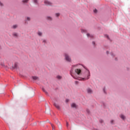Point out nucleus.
<instances>
[{
  "mask_svg": "<svg viewBox=\"0 0 130 130\" xmlns=\"http://www.w3.org/2000/svg\"><path fill=\"white\" fill-rule=\"evenodd\" d=\"M111 55H112V56L114 57V54H113V52H111Z\"/></svg>",
  "mask_w": 130,
  "mask_h": 130,
  "instance_id": "34",
  "label": "nucleus"
},
{
  "mask_svg": "<svg viewBox=\"0 0 130 130\" xmlns=\"http://www.w3.org/2000/svg\"><path fill=\"white\" fill-rule=\"evenodd\" d=\"M120 117L122 119H123V120H124L125 119V116H124V115H121Z\"/></svg>",
  "mask_w": 130,
  "mask_h": 130,
  "instance_id": "14",
  "label": "nucleus"
},
{
  "mask_svg": "<svg viewBox=\"0 0 130 130\" xmlns=\"http://www.w3.org/2000/svg\"><path fill=\"white\" fill-rule=\"evenodd\" d=\"M93 130H98V129H96V128H93Z\"/></svg>",
  "mask_w": 130,
  "mask_h": 130,
  "instance_id": "40",
  "label": "nucleus"
},
{
  "mask_svg": "<svg viewBox=\"0 0 130 130\" xmlns=\"http://www.w3.org/2000/svg\"><path fill=\"white\" fill-rule=\"evenodd\" d=\"M75 73L77 74V75H80L82 73V70L81 69H75Z\"/></svg>",
  "mask_w": 130,
  "mask_h": 130,
  "instance_id": "5",
  "label": "nucleus"
},
{
  "mask_svg": "<svg viewBox=\"0 0 130 130\" xmlns=\"http://www.w3.org/2000/svg\"><path fill=\"white\" fill-rule=\"evenodd\" d=\"M81 33H87V30L86 29H81Z\"/></svg>",
  "mask_w": 130,
  "mask_h": 130,
  "instance_id": "13",
  "label": "nucleus"
},
{
  "mask_svg": "<svg viewBox=\"0 0 130 130\" xmlns=\"http://www.w3.org/2000/svg\"><path fill=\"white\" fill-rule=\"evenodd\" d=\"M0 6L1 7H3L4 6V4H3V3H2L1 1H0Z\"/></svg>",
  "mask_w": 130,
  "mask_h": 130,
  "instance_id": "32",
  "label": "nucleus"
},
{
  "mask_svg": "<svg viewBox=\"0 0 130 130\" xmlns=\"http://www.w3.org/2000/svg\"><path fill=\"white\" fill-rule=\"evenodd\" d=\"M47 20H49L50 21H52V18L50 17V16H48L47 17Z\"/></svg>",
  "mask_w": 130,
  "mask_h": 130,
  "instance_id": "17",
  "label": "nucleus"
},
{
  "mask_svg": "<svg viewBox=\"0 0 130 130\" xmlns=\"http://www.w3.org/2000/svg\"><path fill=\"white\" fill-rule=\"evenodd\" d=\"M64 57L67 61H68L69 62H71V61H72V59H71L70 56L68 54L64 53Z\"/></svg>",
  "mask_w": 130,
  "mask_h": 130,
  "instance_id": "2",
  "label": "nucleus"
},
{
  "mask_svg": "<svg viewBox=\"0 0 130 130\" xmlns=\"http://www.w3.org/2000/svg\"><path fill=\"white\" fill-rule=\"evenodd\" d=\"M75 84H76V85H78L79 84V81H75Z\"/></svg>",
  "mask_w": 130,
  "mask_h": 130,
  "instance_id": "35",
  "label": "nucleus"
},
{
  "mask_svg": "<svg viewBox=\"0 0 130 130\" xmlns=\"http://www.w3.org/2000/svg\"><path fill=\"white\" fill-rule=\"evenodd\" d=\"M57 79H58V80H60V79H61V76L59 75L57 76Z\"/></svg>",
  "mask_w": 130,
  "mask_h": 130,
  "instance_id": "20",
  "label": "nucleus"
},
{
  "mask_svg": "<svg viewBox=\"0 0 130 130\" xmlns=\"http://www.w3.org/2000/svg\"><path fill=\"white\" fill-rule=\"evenodd\" d=\"M87 91L88 94H92V93H93V91L90 88H87Z\"/></svg>",
  "mask_w": 130,
  "mask_h": 130,
  "instance_id": "7",
  "label": "nucleus"
},
{
  "mask_svg": "<svg viewBox=\"0 0 130 130\" xmlns=\"http://www.w3.org/2000/svg\"><path fill=\"white\" fill-rule=\"evenodd\" d=\"M13 36H15L16 37H18V34H16V33H14L13 34Z\"/></svg>",
  "mask_w": 130,
  "mask_h": 130,
  "instance_id": "26",
  "label": "nucleus"
},
{
  "mask_svg": "<svg viewBox=\"0 0 130 130\" xmlns=\"http://www.w3.org/2000/svg\"><path fill=\"white\" fill-rule=\"evenodd\" d=\"M93 13H94V14H97V13H98V10L95 9L94 10H93Z\"/></svg>",
  "mask_w": 130,
  "mask_h": 130,
  "instance_id": "18",
  "label": "nucleus"
},
{
  "mask_svg": "<svg viewBox=\"0 0 130 130\" xmlns=\"http://www.w3.org/2000/svg\"><path fill=\"white\" fill-rule=\"evenodd\" d=\"M73 71L74 68L72 67L71 70H70V75L74 79H75V80H78L79 81H82V80H84V78L80 77H77L76 74L73 73Z\"/></svg>",
  "mask_w": 130,
  "mask_h": 130,
  "instance_id": "1",
  "label": "nucleus"
},
{
  "mask_svg": "<svg viewBox=\"0 0 130 130\" xmlns=\"http://www.w3.org/2000/svg\"><path fill=\"white\" fill-rule=\"evenodd\" d=\"M103 105L104 106V108H106V105L105 104L104 102H103Z\"/></svg>",
  "mask_w": 130,
  "mask_h": 130,
  "instance_id": "22",
  "label": "nucleus"
},
{
  "mask_svg": "<svg viewBox=\"0 0 130 130\" xmlns=\"http://www.w3.org/2000/svg\"><path fill=\"white\" fill-rule=\"evenodd\" d=\"M17 67H18V64H17V63H15L14 66H12L13 70H15V69H17Z\"/></svg>",
  "mask_w": 130,
  "mask_h": 130,
  "instance_id": "9",
  "label": "nucleus"
},
{
  "mask_svg": "<svg viewBox=\"0 0 130 130\" xmlns=\"http://www.w3.org/2000/svg\"><path fill=\"white\" fill-rule=\"evenodd\" d=\"M103 91H104V93H105V94H107L106 91L105 90V87L104 88Z\"/></svg>",
  "mask_w": 130,
  "mask_h": 130,
  "instance_id": "30",
  "label": "nucleus"
},
{
  "mask_svg": "<svg viewBox=\"0 0 130 130\" xmlns=\"http://www.w3.org/2000/svg\"><path fill=\"white\" fill-rule=\"evenodd\" d=\"M66 126L67 127H69V122L68 121L66 122Z\"/></svg>",
  "mask_w": 130,
  "mask_h": 130,
  "instance_id": "29",
  "label": "nucleus"
},
{
  "mask_svg": "<svg viewBox=\"0 0 130 130\" xmlns=\"http://www.w3.org/2000/svg\"><path fill=\"white\" fill-rule=\"evenodd\" d=\"M28 2H29V0H23L22 1V3H23V4H27V3H28Z\"/></svg>",
  "mask_w": 130,
  "mask_h": 130,
  "instance_id": "15",
  "label": "nucleus"
},
{
  "mask_svg": "<svg viewBox=\"0 0 130 130\" xmlns=\"http://www.w3.org/2000/svg\"><path fill=\"white\" fill-rule=\"evenodd\" d=\"M85 70H87V68L86 67H84Z\"/></svg>",
  "mask_w": 130,
  "mask_h": 130,
  "instance_id": "42",
  "label": "nucleus"
},
{
  "mask_svg": "<svg viewBox=\"0 0 130 130\" xmlns=\"http://www.w3.org/2000/svg\"><path fill=\"white\" fill-rule=\"evenodd\" d=\"M86 35H87V37H90V38H92V39L94 38V36L91 35H90V34H89V33H87V34H86Z\"/></svg>",
  "mask_w": 130,
  "mask_h": 130,
  "instance_id": "8",
  "label": "nucleus"
},
{
  "mask_svg": "<svg viewBox=\"0 0 130 130\" xmlns=\"http://www.w3.org/2000/svg\"><path fill=\"white\" fill-rule=\"evenodd\" d=\"M42 90L43 91V92H44V93H45L46 95H48V92H47V91H46V90H45V89H44V88H42Z\"/></svg>",
  "mask_w": 130,
  "mask_h": 130,
  "instance_id": "10",
  "label": "nucleus"
},
{
  "mask_svg": "<svg viewBox=\"0 0 130 130\" xmlns=\"http://www.w3.org/2000/svg\"><path fill=\"white\" fill-rule=\"evenodd\" d=\"M33 80H36L37 79H38V77L37 76H32V77Z\"/></svg>",
  "mask_w": 130,
  "mask_h": 130,
  "instance_id": "16",
  "label": "nucleus"
},
{
  "mask_svg": "<svg viewBox=\"0 0 130 130\" xmlns=\"http://www.w3.org/2000/svg\"><path fill=\"white\" fill-rule=\"evenodd\" d=\"M44 3L47 6H52V3L47 0H45Z\"/></svg>",
  "mask_w": 130,
  "mask_h": 130,
  "instance_id": "3",
  "label": "nucleus"
},
{
  "mask_svg": "<svg viewBox=\"0 0 130 130\" xmlns=\"http://www.w3.org/2000/svg\"><path fill=\"white\" fill-rule=\"evenodd\" d=\"M99 121H100V123H103V120L100 119V120H99Z\"/></svg>",
  "mask_w": 130,
  "mask_h": 130,
  "instance_id": "28",
  "label": "nucleus"
},
{
  "mask_svg": "<svg viewBox=\"0 0 130 130\" xmlns=\"http://www.w3.org/2000/svg\"><path fill=\"white\" fill-rule=\"evenodd\" d=\"M88 73H90V71L88 70Z\"/></svg>",
  "mask_w": 130,
  "mask_h": 130,
  "instance_id": "44",
  "label": "nucleus"
},
{
  "mask_svg": "<svg viewBox=\"0 0 130 130\" xmlns=\"http://www.w3.org/2000/svg\"><path fill=\"white\" fill-rule=\"evenodd\" d=\"M43 42H44V43H45V42H46V41L45 40H44L43 41Z\"/></svg>",
  "mask_w": 130,
  "mask_h": 130,
  "instance_id": "39",
  "label": "nucleus"
},
{
  "mask_svg": "<svg viewBox=\"0 0 130 130\" xmlns=\"http://www.w3.org/2000/svg\"><path fill=\"white\" fill-rule=\"evenodd\" d=\"M56 17H59V16H60V14L59 13H56Z\"/></svg>",
  "mask_w": 130,
  "mask_h": 130,
  "instance_id": "27",
  "label": "nucleus"
},
{
  "mask_svg": "<svg viewBox=\"0 0 130 130\" xmlns=\"http://www.w3.org/2000/svg\"><path fill=\"white\" fill-rule=\"evenodd\" d=\"M86 112L88 114H90V110L88 109H86Z\"/></svg>",
  "mask_w": 130,
  "mask_h": 130,
  "instance_id": "23",
  "label": "nucleus"
},
{
  "mask_svg": "<svg viewBox=\"0 0 130 130\" xmlns=\"http://www.w3.org/2000/svg\"><path fill=\"white\" fill-rule=\"evenodd\" d=\"M30 20H31V19L30 18V17H27V21H30Z\"/></svg>",
  "mask_w": 130,
  "mask_h": 130,
  "instance_id": "36",
  "label": "nucleus"
},
{
  "mask_svg": "<svg viewBox=\"0 0 130 130\" xmlns=\"http://www.w3.org/2000/svg\"><path fill=\"white\" fill-rule=\"evenodd\" d=\"M17 25H14L13 26V29H16V28H17Z\"/></svg>",
  "mask_w": 130,
  "mask_h": 130,
  "instance_id": "24",
  "label": "nucleus"
},
{
  "mask_svg": "<svg viewBox=\"0 0 130 130\" xmlns=\"http://www.w3.org/2000/svg\"><path fill=\"white\" fill-rule=\"evenodd\" d=\"M34 3L35 4H36L37 5H38V0H34Z\"/></svg>",
  "mask_w": 130,
  "mask_h": 130,
  "instance_id": "19",
  "label": "nucleus"
},
{
  "mask_svg": "<svg viewBox=\"0 0 130 130\" xmlns=\"http://www.w3.org/2000/svg\"><path fill=\"white\" fill-rule=\"evenodd\" d=\"M88 73H90V71L88 70Z\"/></svg>",
  "mask_w": 130,
  "mask_h": 130,
  "instance_id": "43",
  "label": "nucleus"
},
{
  "mask_svg": "<svg viewBox=\"0 0 130 130\" xmlns=\"http://www.w3.org/2000/svg\"><path fill=\"white\" fill-rule=\"evenodd\" d=\"M71 107L73 108H77V105H76L75 103H72L71 105Z\"/></svg>",
  "mask_w": 130,
  "mask_h": 130,
  "instance_id": "12",
  "label": "nucleus"
},
{
  "mask_svg": "<svg viewBox=\"0 0 130 130\" xmlns=\"http://www.w3.org/2000/svg\"><path fill=\"white\" fill-rule=\"evenodd\" d=\"M113 122H114V121L113 120H112L111 121V123H113Z\"/></svg>",
  "mask_w": 130,
  "mask_h": 130,
  "instance_id": "37",
  "label": "nucleus"
},
{
  "mask_svg": "<svg viewBox=\"0 0 130 130\" xmlns=\"http://www.w3.org/2000/svg\"><path fill=\"white\" fill-rule=\"evenodd\" d=\"M42 90L43 91V92H44V93H45L46 95H48V92H47V91H46V90H45V89H44V88H42Z\"/></svg>",
  "mask_w": 130,
  "mask_h": 130,
  "instance_id": "11",
  "label": "nucleus"
},
{
  "mask_svg": "<svg viewBox=\"0 0 130 130\" xmlns=\"http://www.w3.org/2000/svg\"><path fill=\"white\" fill-rule=\"evenodd\" d=\"M106 53H107V54H109V51H107Z\"/></svg>",
  "mask_w": 130,
  "mask_h": 130,
  "instance_id": "38",
  "label": "nucleus"
},
{
  "mask_svg": "<svg viewBox=\"0 0 130 130\" xmlns=\"http://www.w3.org/2000/svg\"><path fill=\"white\" fill-rule=\"evenodd\" d=\"M70 101V100H69V99H67L66 100V103H68V102H69Z\"/></svg>",
  "mask_w": 130,
  "mask_h": 130,
  "instance_id": "33",
  "label": "nucleus"
},
{
  "mask_svg": "<svg viewBox=\"0 0 130 130\" xmlns=\"http://www.w3.org/2000/svg\"><path fill=\"white\" fill-rule=\"evenodd\" d=\"M38 34L39 36H41L42 35V33H41V32H38Z\"/></svg>",
  "mask_w": 130,
  "mask_h": 130,
  "instance_id": "25",
  "label": "nucleus"
},
{
  "mask_svg": "<svg viewBox=\"0 0 130 130\" xmlns=\"http://www.w3.org/2000/svg\"><path fill=\"white\" fill-rule=\"evenodd\" d=\"M51 126H52V129H54V128H55V126H54V125H53V124H51Z\"/></svg>",
  "mask_w": 130,
  "mask_h": 130,
  "instance_id": "21",
  "label": "nucleus"
},
{
  "mask_svg": "<svg viewBox=\"0 0 130 130\" xmlns=\"http://www.w3.org/2000/svg\"><path fill=\"white\" fill-rule=\"evenodd\" d=\"M88 73H90V71L88 70Z\"/></svg>",
  "mask_w": 130,
  "mask_h": 130,
  "instance_id": "45",
  "label": "nucleus"
},
{
  "mask_svg": "<svg viewBox=\"0 0 130 130\" xmlns=\"http://www.w3.org/2000/svg\"><path fill=\"white\" fill-rule=\"evenodd\" d=\"M115 60H117V58L116 57V58H115Z\"/></svg>",
  "mask_w": 130,
  "mask_h": 130,
  "instance_id": "41",
  "label": "nucleus"
},
{
  "mask_svg": "<svg viewBox=\"0 0 130 130\" xmlns=\"http://www.w3.org/2000/svg\"><path fill=\"white\" fill-rule=\"evenodd\" d=\"M92 44H93V45H94V46H96V43H95L94 41H93V42H92Z\"/></svg>",
  "mask_w": 130,
  "mask_h": 130,
  "instance_id": "31",
  "label": "nucleus"
},
{
  "mask_svg": "<svg viewBox=\"0 0 130 130\" xmlns=\"http://www.w3.org/2000/svg\"><path fill=\"white\" fill-rule=\"evenodd\" d=\"M104 36L108 39V40H109L110 42H112V40L110 39V38L109 37V36H108V35L106 34L104 35Z\"/></svg>",
  "mask_w": 130,
  "mask_h": 130,
  "instance_id": "6",
  "label": "nucleus"
},
{
  "mask_svg": "<svg viewBox=\"0 0 130 130\" xmlns=\"http://www.w3.org/2000/svg\"><path fill=\"white\" fill-rule=\"evenodd\" d=\"M53 106H54V107H55L58 110H60V107L59 106V105H58V104H57L55 103H53Z\"/></svg>",
  "mask_w": 130,
  "mask_h": 130,
  "instance_id": "4",
  "label": "nucleus"
}]
</instances>
